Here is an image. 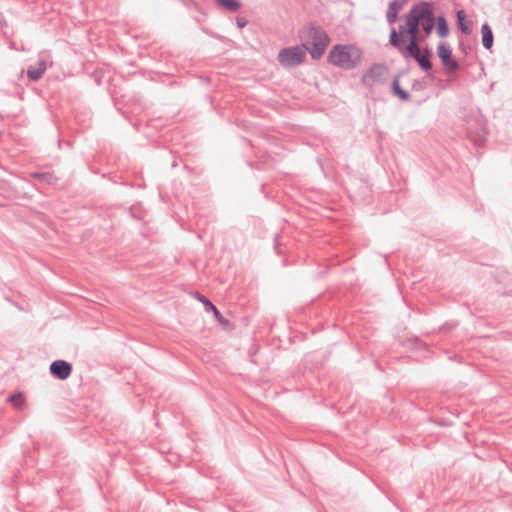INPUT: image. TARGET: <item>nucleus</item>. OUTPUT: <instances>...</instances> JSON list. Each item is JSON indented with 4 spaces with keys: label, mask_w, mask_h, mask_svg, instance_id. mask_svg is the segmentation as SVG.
<instances>
[{
    "label": "nucleus",
    "mask_w": 512,
    "mask_h": 512,
    "mask_svg": "<svg viewBox=\"0 0 512 512\" xmlns=\"http://www.w3.org/2000/svg\"><path fill=\"white\" fill-rule=\"evenodd\" d=\"M410 13L417 19L418 26L421 23L426 35H430L435 25L432 3L425 1L417 3L412 6Z\"/></svg>",
    "instance_id": "3"
},
{
    "label": "nucleus",
    "mask_w": 512,
    "mask_h": 512,
    "mask_svg": "<svg viewBox=\"0 0 512 512\" xmlns=\"http://www.w3.org/2000/svg\"><path fill=\"white\" fill-rule=\"evenodd\" d=\"M302 48L308 51L312 59H320L325 53L330 39L327 33L320 27L309 25L300 31Z\"/></svg>",
    "instance_id": "1"
},
{
    "label": "nucleus",
    "mask_w": 512,
    "mask_h": 512,
    "mask_svg": "<svg viewBox=\"0 0 512 512\" xmlns=\"http://www.w3.org/2000/svg\"><path fill=\"white\" fill-rule=\"evenodd\" d=\"M274 247H275V249L277 250L278 253H281V251L278 250V247H279V236H278V234L275 235Z\"/></svg>",
    "instance_id": "24"
},
{
    "label": "nucleus",
    "mask_w": 512,
    "mask_h": 512,
    "mask_svg": "<svg viewBox=\"0 0 512 512\" xmlns=\"http://www.w3.org/2000/svg\"><path fill=\"white\" fill-rule=\"evenodd\" d=\"M195 298L204 305L206 312H212L215 320L223 327L230 328L232 326L231 322L224 318L218 308L203 294L196 292Z\"/></svg>",
    "instance_id": "8"
},
{
    "label": "nucleus",
    "mask_w": 512,
    "mask_h": 512,
    "mask_svg": "<svg viewBox=\"0 0 512 512\" xmlns=\"http://www.w3.org/2000/svg\"><path fill=\"white\" fill-rule=\"evenodd\" d=\"M406 25L408 26L407 30V38L408 41H419V26L417 24V19L412 16L409 12L405 17Z\"/></svg>",
    "instance_id": "11"
},
{
    "label": "nucleus",
    "mask_w": 512,
    "mask_h": 512,
    "mask_svg": "<svg viewBox=\"0 0 512 512\" xmlns=\"http://www.w3.org/2000/svg\"><path fill=\"white\" fill-rule=\"evenodd\" d=\"M407 30H408V26L406 24H405V26H400L399 32H397L399 37H402V39L405 40V38L407 37Z\"/></svg>",
    "instance_id": "21"
},
{
    "label": "nucleus",
    "mask_w": 512,
    "mask_h": 512,
    "mask_svg": "<svg viewBox=\"0 0 512 512\" xmlns=\"http://www.w3.org/2000/svg\"><path fill=\"white\" fill-rule=\"evenodd\" d=\"M482 45L485 49L490 50L493 46V32L488 23H484L481 27Z\"/></svg>",
    "instance_id": "13"
},
{
    "label": "nucleus",
    "mask_w": 512,
    "mask_h": 512,
    "mask_svg": "<svg viewBox=\"0 0 512 512\" xmlns=\"http://www.w3.org/2000/svg\"><path fill=\"white\" fill-rule=\"evenodd\" d=\"M388 68L385 64H373L362 76L361 82L371 87L376 83H383L385 81Z\"/></svg>",
    "instance_id": "6"
},
{
    "label": "nucleus",
    "mask_w": 512,
    "mask_h": 512,
    "mask_svg": "<svg viewBox=\"0 0 512 512\" xmlns=\"http://www.w3.org/2000/svg\"><path fill=\"white\" fill-rule=\"evenodd\" d=\"M389 43L392 47L398 49V51L405 59L409 57L413 58L414 56H417V54L421 51L419 41H408V44L404 45L405 40L402 39V37H399L395 28H391Z\"/></svg>",
    "instance_id": "5"
},
{
    "label": "nucleus",
    "mask_w": 512,
    "mask_h": 512,
    "mask_svg": "<svg viewBox=\"0 0 512 512\" xmlns=\"http://www.w3.org/2000/svg\"><path fill=\"white\" fill-rule=\"evenodd\" d=\"M455 326H456V324L447 323V324H445V325L442 327V329H443V330H452Z\"/></svg>",
    "instance_id": "25"
},
{
    "label": "nucleus",
    "mask_w": 512,
    "mask_h": 512,
    "mask_svg": "<svg viewBox=\"0 0 512 512\" xmlns=\"http://www.w3.org/2000/svg\"><path fill=\"white\" fill-rule=\"evenodd\" d=\"M221 7L230 12H236L241 7L238 0H215Z\"/></svg>",
    "instance_id": "19"
},
{
    "label": "nucleus",
    "mask_w": 512,
    "mask_h": 512,
    "mask_svg": "<svg viewBox=\"0 0 512 512\" xmlns=\"http://www.w3.org/2000/svg\"><path fill=\"white\" fill-rule=\"evenodd\" d=\"M437 54L442 64L451 72L456 71L459 68V64L456 60L452 59V50L449 44L445 42L439 43L437 47Z\"/></svg>",
    "instance_id": "9"
},
{
    "label": "nucleus",
    "mask_w": 512,
    "mask_h": 512,
    "mask_svg": "<svg viewBox=\"0 0 512 512\" xmlns=\"http://www.w3.org/2000/svg\"><path fill=\"white\" fill-rule=\"evenodd\" d=\"M73 371L72 364L63 359L54 360L49 367L50 374L58 380L68 379Z\"/></svg>",
    "instance_id": "7"
},
{
    "label": "nucleus",
    "mask_w": 512,
    "mask_h": 512,
    "mask_svg": "<svg viewBox=\"0 0 512 512\" xmlns=\"http://www.w3.org/2000/svg\"><path fill=\"white\" fill-rule=\"evenodd\" d=\"M47 69L46 62L39 60L37 66H29L27 69V76L31 81H38Z\"/></svg>",
    "instance_id": "12"
},
{
    "label": "nucleus",
    "mask_w": 512,
    "mask_h": 512,
    "mask_svg": "<svg viewBox=\"0 0 512 512\" xmlns=\"http://www.w3.org/2000/svg\"><path fill=\"white\" fill-rule=\"evenodd\" d=\"M7 402L10 403L15 409L22 411L25 407V396L21 391H17L11 394L7 398Z\"/></svg>",
    "instance_id": "14"
},
{
    "label": "nucleus",
    "mask_w": 512,
    "mask_h": 512,
    "mask_svg": "<svg viewBox=\"0 0 512 512\" xmlns=\"http://www.w3.org/2000/svg\"><path fill=\"white\" fill-rule=\"evenodd\" d=\"M34 177H37L43 181H48L51 175L49 173H35L33 174Z\"/></svg>",
    "instance_id": "22"
},
{
    "label": "nucleus",
    "mask_w": 512,
    "mask_h": 512,
    "mask_svg": "<svg viewBox=\"0 0 512 512\" xmlns=\"http://www.w3.org/2000/svg\"><path fill=\"white\" fill-rule=\"evenodd\" d=\"M432 52L428 47H425L423 51H420L417 56H414L413 59L418 63L419 67L423 71H429L432 68L431 63Z\"/></svg>",
    "instance_id": "10"
},
{
    "label": "nucleus",
    "mask_w": 512,
    "mask_h": 512,
    "mask_svg": "<svg viewBox=\"0 0 512 512\" xmlns=\"http://www.w3.org/2000/svg\"><path fill=\"white\" fill-rule=\"evenodd\" d=\"M435 21H436L437 34L442 38L446 37L449 33V28H448V23H447L445 17L438 16Z\"/></svg>",
    "instance_id": "18"
},
{
    "label": "nucleus",
    "mask_w": 512,
    "mask_h": 512,
    "mask_svg": "<svg viewBox=\"0 0 512 512\" xmlns=\"http://www.w3.org/2000/svg\"><path fill=\"white\" fill-rule=\"evenodd\" d=\"M402 8V3L397 0L392 1L386 12L387 22L392 25L397 20L399 10Z\"/></svg>",
    "instance_id": "15"
},
{
    "label": "nucleus",
    "mask_w": 512,
    "mask_h": 512,
    "mask_svg": "<svg viewBox=\"0 0 512 512\" xmlns=\"http://www.w3.org/2000/svg\"><path fill=\"white\" fill-rule=\"evenodd\" d=\"M362 59V51L354 45H335L329 52L328 62L344 70L356 68Z\"/></svg>",
    "instance_id": "2"
},
{
    "label": "nucleus",
    "mask_w": 512,
    "mask_h": 512,
    "mask_svg": "<svg viewBox=\"0 0 512 512\" xmlns=\"http://www.w3.org/2000/svg\"><path fill=\"white\" fill-rule=\"evenodd\" d=\"M457 21H458V28L460 31L466 35L471 33L470 27L464 22L465 19V12L463 10L457 11Z\"/></svg>",
    "instance_id": "20"
},
{
    "label": "nucleus",
    "mask_w": 512,
    "mask_h": 512,
    "mask_svg": "<svg viewBox=\"0 0 512 512\" xmlns=\"http://www.w3.org/2000/svg\"><path fill=\"white\" fill-rule=\"evenodd\" d=\"M393 93L398 96L402 101H408L410 99V95L406 90H403L399 86V78L396 76L391 85Z\"/></svg>",
    "instance_id": "16"
},
{
    "label": "nucleus",
    "mask_w": 512,
    "mask_h": 512,
    "mask_svg": "<svg viewBox=\"0 0 512 512\" xmlns=\"http://www.w3.org/2000/svg\"><path fill=\"white\" fill-rule=\"evenodd\" d=\"M305 55L302 45L286 47L279 51L278 61L284 68H294L302 64Z\"/></svg>",
    "instance_id": "4"
},
{
    "label": "nucleus",
    "mask_w": 512,
    "mask_h": 512,
    "mask_svg": "<svg viewBox=\"0 0 512 512\" xmlns=\"http://www.w3.org/2000/svg\"><path fill=\"white\" fill-rule=\"evenodd\" d=\"M459 48L464 51L465 50V46L462 42L459 43Z\"/></svg>",
    "instance_id": "27"
},
{
    "label": "nucleus",
    "mask_w": 512,
    "mask_h": 512,
    "mask_svg": "<svg viewBox=\"0 0 512 512\" xmlns=\"http://www.w3.org/2000/svg\"><path fill=\"white\" fill-rule=\"evenodd\" d=\"M237 26L242 29L247 25V20L244 17L236 18Z\"/></svg>",
    "instance_id": "23"
},
{
    "label": "nucleus",
    "mask_w": 512,
    "mask_h": 512,
    "mask_svg": "<svg viewBox=\"0 0 512 512\" xmlns=\"http://www.w3.org/2000/svg\"><path fill=\"white\" fill-rule=\"evenodd\" d=\"M146 211L141 204L133 205L129 209V215L135 221H145Z\"/></svg>",
    "instance_id": "17"
},
{
    "label": "nucleus",
    "mask_w": 512,
    "mask_h": 512,
    "mask_svg": "<svg viewBox=\"0 0 512 512\" xmlns=\"http://www.w3.org/2000/svg\"><path fill=\"white\" fill-rule=\"evenodd\" d=\"M420 87H421V84H420L419 82H414V83H413L412 88H413L414 90L420 89Z\"/></svg>",
    "instance_id": "26"
}]
</instances>
